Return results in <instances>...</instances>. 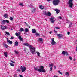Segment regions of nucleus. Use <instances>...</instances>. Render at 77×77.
<instances>
[{
    "label": "nucleus",
    "instance_id": "1",
    "mask_svg": "<svg viewBox=\"0 0 77 77\" xmlns=\"http://www.w3.org/2000/svg\"><path fill=\"white\" fill-rule=\"evenodd\" d=\"M23 45L26 46H27V47H28L29 48L30 51L32 54L36 53V51H35L36 48H35V47L32 46L27 43H24Z\"/></svg>",
    "mask_w": 77,
    "mask_h": 77
},
{
    "label": "nucleus",
    "instance_id": "2",
    "mask_svg": "<svg viewBox=\"0 0 77 77\" xmlns=\"http://www.w3.org/2000/svg\"><path fill=\"white\" fill-rule=\"evenodd\" d=\"M40 69H38V68L37 67H35L34 69L36 70V71H39V72H45L46 71L44 69V66H41L40 68Z\"/></svg>",
    "mask_w": 77,
    "mask_h": 77
},
{
    "label": "nucleus",
    "instance_id": "3",
    "mask_svg": "<svg viewBox=\"0 0 77 77\" xmlns=\"http://www.w3.org/2000/svg\"><path fill=\"white\" fill-rule=\"evenodd\" d=\"M53 2L54 5L57 6V5L59 3L60 1L59 0H54Z\"/></svg>",
    "mask_w": 77,
    "mask_h": 77
},
{
    "label": "nucleus",
    "instance_id": "4",
    "mask_svg": "<svg viewBox=\"0 0 77 77\" xmlns=\"http://www.w3.org/2000/svg\"><path fill=\"white\" fill-rule=\"evenodd\" d=\"M73 0H69L68 2V3L69 5V7L72 8V6H73V3L72 2Z\"/></svg>",
    "mask_w": 77,
    "mask_h": 77
},
{
    "label": "nucleus",
    "instance_id": "5",
    "mask_svg": "<svg viewBox=\"0 0 77 77\" xmlns=\"http://www.w3.org/2000/svg\"><path fill=\"white\" fill-rule=\"evenodd\" d=\"M18 35H19V37H18V38L20 41H23V38H21V32H19L18 33Z\"/></svg>",
    "mask_w": 77,
    "mask_h": 77
},
{
    "label": "nucleus",
    "instance_id": "6",
    "mask_svg": "<svg viewBox=\"0 0 77 77\" xmlns=\"http://www.w3.org/2000/svg\"><path fill=\"white\" fill-rule=\"evenodd\" d=\"M20 69L22 71V72H24L26 70V67L24 66H22L20 67Z\"/></svg>",
    "mask_w": 77,
    "mask_h": 77
},
{
    "label": "nucleus",
    "instance_id": "7",
    "mask_svg": "<svg viewBox=\"0 0 77 77\" xmlns=\"http://www.w3.org/2000/svg\"><path fill=\"white\" fill-rule=\"evenodd\" d=\"M50 21L52 23H54V21H55L56 20V19H55V18H54V17H52L51 18H50Z\"/></svg>",
    "mask_w": 77,
    "mask_h": 77
},
{
    "label": "nucleus",
    "instance_id": "8",
    "mask_svg": "<svg viewBox=\"0 0 77 77\" xmlns=\"http://www.w3.org/2000/svg\"><path fill=\"white\" fill-rule=\"evenodd\" d=\"M51 44H52V45H55L56 44V43L55 41H54V38H52L51 39Z\"/></svg>",
    "mask_w": 77,
    "mask_h": 77
},
{
    "label": "nucleus",
    "instance_id": "9",
    "mask_svg": "<svg viewBox=\"0 0 77 77\" xmlns=\"http://www.w3.org/2000/svg\"><path fill=\"white\" fill-rule=\"evenodd\" d=\"M33 7V5H32V4H31V5L30 6V7L31 8H32V10L31 11L32 12H35V11H36V9L32 7Z\"/></svg>",
    "mask_w": 77,
    "mask_h": 77
},
{
    "label": "nucleus",
    "instance_id": "10",
    "mask_svg": "<svg viewBox=\"0 0 77 77\" xmlns=\"http://www.w3.org/2000/svg\"><path fill=\"white\" fill-rule=\"evenodd\" d=\"M54 11H56L57 14H58L60 12V10L57 9H55Z\"/></svg>",
    "mask_w": 77,
    "mask_h": 77
},
{
    "label": "nucleus",
    "instance_id": "11",
    "mask_svg": "<svg viewBox=\"0 0 77 77\" xmlns=\"http://www.w3.org/2000/svg\"><path fill=\"white\" fill-rule=\"evenodd\" d=\"M32 33H36V30L35 29H33L32 30Z\"/></svg>",
    "mask_w": 77,
    "mask_h": 77
},
{
    "label": "nucleus",
    "instance_id": "12",
    "mask_svg": "<svg viewBox=\"0 0 77 77\" xmlns=\"http://www.w3.org/2000/svg\"><path fill=\"white\" fill-rule=\"evenodd\" d=\"M1 27L2 30H5V29H6V27L5 26H3L2 25H1Z\"/></svg>",
    "mask_w": 77,
    "mask_h": 77
},
{
    "label": "nucleus",
    "instance_id": "13",
    "mask_svg": "<svg viewBox=\"0 0 77 77\" xmlns=\"http://www.w3.org/2000/svg\"><path fill=\"white\" fill-rule=\"evenodd\" d=\"M57 35L59 38H62V35L61 34H57Z\"/></svg>",
    "mask_w": 77,
    "mask_h": 77
},
{
    "label": "nucleus",
    "instance_id": "14",
    "mask_svg": "<svg viewBox=\"0 0 77 77\" xmlns=\"http://www.w3.org/2000/svg\"><path fill=\"white\" fill-rule=\"evenodd\" d=\"M39 41L40 42H42L41 43H42V42H43L44 41V40L43 39H42V38H40L39 39Z\"/></svg>",
    "mask_w": 77,
    "mask_h": 77
},
{
    "label": "nucleus",
    "instance_id": "15",
    "mask_svg": "<svg viewBox=\"0 0 77 77\" xmlns=\"http://www.w3.org/2000/svg\"><path fill=\"white\" fill-rule=\"evenodd\" d=\"M3 17L4 18H8V15L7 14H4V15L3 16Z\"/></svg>",
    "mask_w": 77,
    "mask_h": 77
},
{
    "label": "nucleus",
    "instance_id": "16",
    "mask_svg": "<svg viewBox=\"0 0 77 77\" xmlns=\"http://www.w3.org/2000/svg\"><path fill=\"white\" fill-rule=\"evenodd\" d=\"M7 41L8 42V44H12V41H11L10 40H7Z\"/></svg>",
    "mask_w": 77,
    "mask_h": 77
},
{
    "label": "nucleus",
    "instance_id": "17",
    "mask_svg": "<svg viewBox=\"0 0 77 77\" xmlns=\"http://www.w3.org/2000/svg\"><path fill=\"white\" fill-rule=\"evenodd\" d=\"M14 45L15 46H18V42L17 41H16L15 42Z\"/></svg>",
    "mask_w": 77,
    "mask_h": 77
},
{
    "label": "nucleus",
    "instance_id": "18",
    "mask_svg": "<svg viewBox=\"0 0 77 77\" xmlns=\"http://www.w3.org/2000/svg\"><path fill=\"white\" fill-rule=\"evenodd\" d=\"M4 55L5 56V57H8V54L7 53V52H5L4 53Z\"/></svg>",
    "mask_w": 77,
    "mask_h": 77
},
{
    "label": "nucleus",
    "instance_id": "19",
    "mask_svg": "<svg viewBox=\"0 0 77 77\" xmlns=\"http://www.w3.org/2000/svg\"><path fill=\"white\" fill-rule=\"evenodd\" d=\"M39 8L41 9H44V6L42 5L39 6Z\"/></svg>",
    "mask_w": 77,
    "mask_h": 77
},
{
    "label": "nucleus",
    "instance_id": "20",
    "mask_svg": "<svg viewBox=\"0 0 77 77\" xmlns=\"http://www.w3.org/2000/svg\"><path fill=\"white\" fill-rule=\"evenodd\" d=\"M47 16H51V13H50V12L49 11H48L47 13V14L46 15Z\"/></svg>",
    "mask_w": 77,
    "mask_h": 77
},
{
    "label": "nucleus",
    "instance_id": "21",
    "mask_svg": "<svg viewBox=\"0 0 77 77\" xmlns=\"http://www.w3.org/2000/svg\"><path fill=\"white\" fill-rule=\"evenodd\" d=\"M5 20H3V21L2 20V21L1 22V23L2 24H5Z\"/></svg>",
    "mask_w": 77,
    "mask_h": 77
},
{
    "label": "nucleus",
    "instance_id": "22",
    "mask_svg": "<svg viewBox=\"0 0 77 77\" xmlns=\"http://www.w3.org/2000/svg\"><path fill=\"white\" fill-rule=\"evenodd\" d=\"M35 35H36V36H40V34L39 33H36L35 34Z\"/></svg>",
    "mask_w": 77,
    "mask_h": 77
},
{
    "label": "nucleus",
    "instance_id": "23",
    "mask_svg": "<svg viewBox=\"0 0 77 77\" xmlns=\"http://www.w3.org/2000/svg\"><path fill=\"white\" fill-rule=\"evenodd\" d=\"M25 32H28L29 31V29H28V28H26L25 29Z\"/></svg>",
    "mask_w": 77,
    "mask_h": 77
},
{
    "label": "nucleus",
    "instance_id": "24",
    "mask_svg": "<svg viewBox=\"0 0 77 77\" xmlns=\"http://www.w3.org/2000/svg\"><path fill=\"white\" fill-rule=\"evenodd\" d=\"M24 31V29L23 28H20V30H19V32H23Z\"/></svg>",
    "mask_w": 77,
    "mask_h": 77
},
{
    "label": "nucleus",
    "instance_id": "25",
    "mask_svg": "<svg viewBox=\"0 0 77 77\" xmlns=\"http://www.w3.org/2000/svg\"><path fill=\"white\" fill-rule=\"evenodd\" d=\"M5 23H9V21L8 20H5Z\"/></svg>",
    "mask_w": 77,
    "mask_h": 77
},
{
    "label": "nucleus",
    "instance_id": "26",
    "mask_svg": "<svg viewBox=\"0 0 77 77\" xmlns=\"http://www.w3.org/2000/svg\"><path fill=\"white\" fill-rule=\"evenodd\" d=\"M65 75L67 76H69V73L68 72H66L65 73Z\"/></svg>",
    "mask_w": 77,
    "mask_h": 77
},
{
    "label": "nucleus",
    "instance_id": "27",
    "mask_svg": "<svg viewBox=\"0 0 77 77\" xmlns=\"http://www.w3.org/2000/svg\"><path fill=\"white\" fill-rule=\"evenodd\" d=\"M19 5L20 6H24V5H23V4L22 3L19 4Z\"/></svg>",
    "mask_w": 77,
    "mask_h": 77
},
{
    "label": "nucleus",
    "instance_id": "28",
    "mask_svg": "<svg viewBox=\"0 0 77 77\" xmlns=\"http://www.w3.org/2000/svg\"><path fill=\"white\" fill-rule=\"evenodd\" d=\"M49 65V67H53V64H52V63L50 64Z\"/></svg>",
    "mask_w": 77,
    "mask_h": 77
},
{
    "label": "nucleus",
    "instance_id": "29",
    "mask_svg": "<svg viewBox=\"0 0 77 77\" xmlns=\"http://www.w3.org/2000/svg\"><path fill=\"white\" fill-rule=\"evenodd\" d=\"M36 53L37 54V55L38 56H40V53H39L38 52H37Z\"/></svg>",
    "mask_w": 77,
    "mask_h": 77
},
{
    "label": "nucleus",
    "instance_id": "30",
    "mask_svg": "<svg viewBox=\"0 0 77 77\" xmlns=\"http://www.w3.org/2000/svg\"><path fill=\"white\" fill-rule=\"evenodd\" d=\"M62 54H63L65 55V53H66V52H65V51H62Z\"/></svg>",
    "mask_w": 77,
    "mask_h": 77
},
{
    "label": "nucleus",
    "instance_id": "31",
    "mask_svg": "<svg viewBox=\"0 0 77 77\" xmlns=\"http://www.w3.org/2000/svg\"><path fill=\"white\" fill-rule=\"evenodd\" d=\"M10 20L11 21H13V20H14V18H13V17H10Z\"/></svg>",
    "mask_w": 77,
    "mask_h": 77
},
{
    "label": "nucleus",
    "instance_id": "32",
    "mask_svg": "<svg viewBox=\"0 0 77 77\" xmlns=\"http://www.w3.org/2000/svg\"><path fill=\"white\" fill-rule=\"evenodd\" d=\"M10 65L11 66H14V65L13 64V63H10Z\"/></svg>",
    "mask_w": 77,
    "mask_h": 77
},
{
    "label": "nucleus",
    "instance_id": "33",
    "mask_svg": "<svg viewBox=\"0 0 77 77\" xmlns=\"http://www.w3.org/2000/svg\"><path fill=\"white\" fill-rule=\"evenodd\" d=\"M15 35L16 36H18V37H19V35H18V32H16L15 33Z\"/></svg>",
    "mask_w": 77,
    "mask_h": 77
},
{
    "label": "nucleus",
    "instance_id": "34",
    "mask_svg": "<svg viewBox=\"0 0 77 77\" xmlns=\"http://www.w3.org/2000/svg\"><path fill=\"white\" fill-rule=\"evenodd\" d=\"M5 33L7 35H10V34H9V33L8 32L6 31Z\"/></svg>",
    "mask_w": 77,
    "mask_h": 77
},
{
    "label": "nucleus",
    "instance_id": "35",
    "mask_svg": "<svg viewBox=\"0 0 77 77\" xmlns=\"http://www.w3.org/2000/svg\"><path fill=\"white\" fill-rule=\"evenodd\" d=\"M54 31L55 33H57V31L55 30V29H54Z\"/></svg>",
    "mask_w": 77,
    "mask_h": 77
},
{
    "label": "nucleus",
    "instance_id": "36",
    "mask_svg": "<svg viewBox=\"0 0 77 77\" xmlns=\"http://www.w3.org/2000/svg\"><path fill=\"white\" fill-rule=\"evenodd\" d=\"M14 52L16 54H18V52L16 50L14 51Z\"/></svg>",
    "mask_w": 77,
    "mask_h": 77
},
{
    "label": "nucleus",
    "instance_id": "37",
    "mask_svg": "<svg viewBox=\"0 0 77 77\" xmlns=\"http://www.w3.org/2000/svg\"><path fill=\"white\" fill-rule=\"evenodd\" d=\"M58 72L59 74H60L62 75V73L61 72H60V70L58 71Z\"/></svg>",
    "mask_w": 77,
    "mask_h": 77
},
{
    "label": "nucleus",
    "instance_id": "38",
    "mask_svg": "<svg viewBox=\"0 0 77 77\" xmlns=\"http://www.w3.org/2000/svg\"><path fill=\"white\" fill-rule=\"evenodd\" d=\"M47 12H45L44 13V15H47Z\"/></svg>",
    "mask_w": 77,
    "mask_h": 77
},
{
    "label": "nucleus",
    "instance_id": "39",
    "mask_svg": "<svg viewBox=\"0 0 77 77\" xmlns=\"http://www.w3.org/2000/svg\"><path fill=\"white\" fill-rule=\"evenodd\" d=\"M55 29H60V28L59 27H55Z\"/></svg>",
    "mask_w": 77,
    "mask_h": 77
},
{
    "label": "nucleus",
    "instance_id": "40",
    "mask_svg": "<svg viewBox=\"0 0 77 77\" xmlns=\"http://www.w3.org/2000/svg\"><path fill=\"white\" fill-rule=\"evenodd\" d=\"M5 47L6 48H8V45H5Z\"/></svg>",
    "mask_w": 77,
    "mask_h": 77
},
{
    "label": "nucleus",
    "instance_id": "41",
    "mask_svg": "<svg viewBox=\"0 0 77 77\" xmlns=\"http://www.w3.org/2000/svg\"><path fill=\"white\" fill-rule=\"evenodd\" d=\"M17 70L18 71H19V72L21 71V70L20 69H17Z\"/></svg>",
    "mask_w": 77,
    "mask_h": 77
},
{
    "label": "nucleus",
    "instance_id": "42",
    "mask_svg": "<svg viewBox=\"0 0 77 77\" xmlns=\"http://www.w3.org/2000/svg\"><path fill=\"white\" fill-rule=\"evenodd\" d=\"M14 37L11 36V38H10V39H14Z\"/></svg>",
    "mask_w": 77,
    "mask_h": 77
},
{
    "label": "nucleus",
    "instance_id": "43",
    "mask_svg": "<svg viewBox=\"0 0 77 77\" xmlns=\"http://www.w3.org/2000/svg\"><path fill=\"white\" fill-rule=\"evenodd\" d=\"M72 27V25H69V26L68 27V28H70V27Z\"/></svg>",
    "mask_w": 77,
    "mask_h": 77
},
{
    "label": "nucleus",
    "instance_id": "44",
    "mask_svg": "<svg viewBox=\"0 0 77 77\" xmlns=\"http://www.w3.org/2000/svg\"><path fill=\"white\" fill-rule=\"evenodd\" d=\"M69 57L70 60H72V57H71L69 56Z\"/></svg>",
    "mask_w": 77,
    "mask_h": 77
},
{
    "label": "nucleus",
    "instance_id": "45",
    "mask_svg": "<svg viewBox=\"0 0 77 77\" xmlns=\"http://www.w3.org/2000/svg\"><path fill=\"white\" fill-rule=\"evenodd\" d=\"M65 54H66V56H68V52H66Z\"/></svg>",
    "mask_w": 77,
    "mask_h": 77
},
{
    "label": "nucleus",
    "instance_id": "46",
    "mask_svg": "<svg viewBox=\"0 0 77 77\" xmlns=\"http://www.w3.org/2000/svg\"><path fill=\"white\" fill-rule=\"evenodd\" d=\"M24 23L25 24H26V26H28V25L27 24V23H26V22H24Z\"/></svg>",
    "mask_w": 77,
    "mask_h": 77
},
{
    "label": "nucleus",
    "instance_id": "47",
    "mask_svg": "<svg viewBox=\"0 0 77 77\" xmlns=\"http://www.w3.org/2000/svg\"><path fill=\"white\" fill-rule=\"evenodd\" d=\"M58 18H59V19H62V18L61 16H60L58 17Z\"/></svg>",
    "mask_w": 77,
    "mask_h": 77
},
{
    "label": "nucleus",
    "instance_id": "48",
    "mask_svg": "<svg viewBox=\"0 0 77 77\" xmlns=\"http://www.w3.org/2000/svg\"><path fill=\"white\" fill-rule=\"evenodd\" d=\"M50 71H52V67H51L50 68Z\"/></svg>",
    "mask_w": 77,
    "mask_h": 77
},
{
    "label": "nucleus",
    "instance_id": "49",
    "mask_svg": "<svg viewBox=\"0 0 77 77\" xmlns=\"http://www.w3.org/2000/svg\"><path fill=\"white\" fill-rule=\"evenodd\" d=\"M67 34L68 35H69V34H70V32H67Z\"/></svg>",
    "mask_w": 77,
    "mask_h": 77
},
{
    "label": "nucleus",
    "instance_id": "50",
    "mask_svg": "<svg viewBox=\"0 0 77 77\" xmlns=\"http://www.w3.org/2000/svg\"><path fill=\"white\" fill-rule=\"evenodd\" d=\"M11 62H12V63H15V62H14L12 61H11Z\"/></svg>",
    "mask_w": 77,
    "mask_h": 77
},
{
    "label": "nucleus",
    "instance_id": "51",
    "mask_svg": "<svg viewBox=\"0 0 77 77\" xmlns=\"http://www.w3.org/2000/svg\"><path fill=\"white\" fill-rule=\"evenodd\" d=\"M69 25H72V23H70V24H69Z\"/></svg>",
    "mask_w": 77,
    "mask_h": 77
},
{
    "label": "nucleus",
    "instance_id": "52",
    "mask_svg": "<svg viewBox=\"0 0 77 77\" xmlns=\"http://www.w3.org/2000/svg\"><path fill=\"white\" fill-rule=\"evenodd\" d=\"M19 76L20 77H23L21 75H20Z\"/></svg>",
    "mask_w": 77,
    "mask_h": 77
},
{
    "label": "nucleus",
    "instance_id": "53",
    "mask_svg": "<svg viewBox=\"0 0 77 77\" xmlns=\"http://www.w3.org/2000/svg\"><path fill=\"white\" fill-rule=\"evenodd\" d=\"M52 33V32L50 31V32H49V33H50V34H51Z\"/></svg>",
    "mask_w": 77,
    "mask_h": 77
},
{
    "label": "nucleus",
    "instance_id": "54",
    "mask_svg": "<svg viewBox=\"0 0 77 77\" xmlns=\"http://www.w3.org/2000/svg\"><path fill=\"white\" fill-rule=\"evenodd\" d=\"M54 69H56V66H54Z\"/></svg>",
    "mask_w": 77,
    "mask_h": 77
},
{
    "label": "nucleus",
    "instance_id": "55",
    "mask_svg": "<svg viewBox=\"0 0 77 77\" xmlns=\"http://www.w3.org/2000/svg\"><path fill=\"white\" fill-rule=\"evenodd\" d=\"M47 1L48 2H50V1H51V0H47Z\"/></svg>",
    "mask_w": 77,
    "mask_h": 77
},
{
    "label": "nucleus",
    "instance_id": "56",
    "mask_svg": "<svg viewBox=\"0 0 77 77\" xmlns=\"http://www.w3.org/2000/svg\"><path fill=\"white\" fill-rule=\"evenodd\" d=\"M76 51H77V46L76 47Z\"/></svg>",
    "mask_w": 77,
    "mask_h": 77
},
{
    "label": "nucleus",
    "instance_id": "57",
    "mask_svg": "<svg viewBox=\"0 0 77 77\" xmlns=\"http://www.w3.org/2000/svg\"><path fill=\"white\" fill-rule=\"evenodd\" d=\"M54 77H58L57 76L54 75Z\"/></svg>",
    "mask_w": 77,
    "mask_h": 77
},
{
    "label": "nucleus",
    "instance_id": "58",
    "mask_svg": "<svg viewBox=\"0 0 77 77\" xmlns=\"http://www.w3.org/2000/svg\"><path fill=\"white\" fill-rule=\"evenodd\" d=\"M11 29V30H13V29Z\"/></svg>",
    "mask_w": 77,
    "mask_h": 77
},
{
    "label": "nucleus",
    "instance_id": "59",
    "mask_svg": "<svg viewBox=\"0 0 77 77\" xmlns=\"http://www.w3.org/2000/svg\"><path fill=\"white\" fill-rule=\"evenodd\" d=\"M75 59H74V61H75Z\"/></svg>",
    "mask_w": 77,
    "mask_h": 77
},
{
    "label": "nucleus",
    "instance_id": "60",
    "mask_svg": "<svg viewBox=\"0 0 77 77\" xmlns=\"http://www.w3.org/2000/svg\"><path fill=\"white\" fill-rule=\"evenodd\" d=\"M29 28H30V26H29Z\"/></svg>",
    "mask_w": 77,
    "mask_h": 77
},
{
    "label": "nucleus",
    "instance_id": "61",
    "mask_svg": "<svg viewBox=\"0 0 77 77\" xmlns=\"http://www.w3.org/2000/svg\"><path fill=\"white\" fill-rule=\"evenodd\" d=\"M46 20V21H47V19H45Z\"/></svg>",
    "mask_w": 77,
    "mask_h": 77
},
{
    "label": "nucleus",
    "instance_id": "62",
    "mask_svg": "<svg viewBox=\"0 0 77 77\" xmlns=\"http://www.w3.org/2000/svg\"><path fill=\"white\" fill-rule=\"evenodd\" d=\"M24 51H26V50H24Z\"/></svg>",
    "mask_w": 77,
    "mask_h": 77
}]
</instances>
